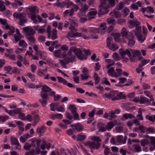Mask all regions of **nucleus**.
Returning a JSON list of instances; mask_svg holds the SVG:
<instances>
[{
  "mask_svg": "<svg viewBox=\"0 0 155 155\" xmlns=\"http://www.w3.org/2000/svg\"><path fill=\"white\" fill-rule=\"evenodd\" d=\"M119 53L122 58L124 55L127 54L130 58V60L131 62L135 61L137 59L140 60L143 58L141 55V52L138 50H132L130 49L124 50L120 49H119Z\"/></svg>",
  "mask_w": 155,
  "mask_h": 155,
  "instance_id": "1",
  "label": "nucleus"
},
{
  "mask_svg": "<svg viewBox=\"0 0 155 155\" xmlns=\"http://www.w3.org/2000/svg\"><path fill=\"white\" fill-rule=\"evenodd\" d=\"M103 98H107L112 101L121 100L125 99L126 96L123 94V92H119L117 91H113L109 94H104L102 95Z\"/></svg>",
  "mask_w": 155,
  "mask_h": 155,
  "instance_id": "2",
  "label": "nucleus"
},
{
  "mask_svg": "<svg viewBox=\"0 0 155 155\" xmlns=\"http://www.w3.org/2000/svg\"><path fill=\"white\" fill-rule=\"evenodd\" d=\"M92 140L96 141L94 142L88 141L85 143V146L91 149L97 150L100 146L101 143L99 142L101 141V140L97 137H94Z\"/></svg>",
  "mask_w": 155,
  "mask_h": 155,
  "instance_id": "3",
  "label": "nucleus"
},
{
  "mask_svg": "<svg viewBox=\"0 0 155 155\" xmlns=\"http://www.w3.org/2000/svg\"><path fill=\"white\" fill-rule=\"evenodd\" d=\"M106 0H101V5L99 7L98 11V15H102L107 13L108 12V8L109 6L106 4Z\"/></svg>",
  "mask_w": 155,
  "mask_h": 155,
  "instance_id": "4",
  "label": "nucleus"
},
{
  "mask_svg": "<svg viewBox=\"0 0 155 155\" xmlns=\"http://www.w3.org/2000/svg\"><path fill=\"white\" fill-rule=\"evenodd\" d=\"M122 72V70L120 69H116L115 71L114 67H111L109 69L107 73L109 76L116 78L120 76Z\"/></svg>",
  "mask_w": 155,
  "mask_h": 155,
  "instance_id": "5",
  "label": "nucleus"
},
{
  "mask_svg": "<svg viewBox=\"0 0 155 155\" xmlns=\"http://www.w3.org/2000/svg\"><path fill=\"white\" fill-rule=\"evenodd\" d=\"M23 30L25 32V35L28 37V39H34L32 36L35 33V31L29 27H26L23 28Z\"/></svg>",
  "mask_w": 155,
  "mask_h": 155,
  "instance_id": "6",
  "label": "nucleus"
},
{
  "mask_svg": "<svg viewBox=\"0 0 155 155\" xmlns=\"http://www.w3.org/2000/svg\"><path fill=\"white\" fill-rule=\"evenodd\" d=\"M64 26L66 28L69 27V30L72 32L77 31L75 27H77V26L75 22L73 20H71L69 22L68 21L65 22Z\"/></svg>",
  "mask_w": 155,
  "mask_h": 155,
  "instance_id": "7",
  "label": "nucleus"
},
{
  "mask_svg": "<svg viewBox=\"0 0 155 155\" xmlns=\"http://www.w3.org/2000/svg\"><path fill=\"white\" fill-rule=\"evenodd\" d=\"M77 51L76 55L79 59L81 60H86L87 59V56L84 54L80 49L77 48Z\"/></svg>",
  "mask_w": 155,
  "mask_h": 155,
  "instance_id": "8",
  "label": "nucleus"
},
{
  "mask_svg": "<svg viewBox=\"0 0 155 155\" xmlns=\"http://www.w3.org/2000/svg\"><path fill=\"white\" fill-rule=\"evenodd\" d=\"M71 127H73L74 130H76L78 132L81 131L84 129L83 126L80 123L72 124Z\"/></svg>",
  "mask_w": 155,
  "mask_h": 155,
  "instance_id": "9",
  "label": "nucleus"
},
{
  "mask_svg": "<svg viewBox=\"0 0 155 155\" xmlns=\"http://www.w3.org/2000/svg\"><path fill=\"white\" fill-rule=\"evenodd\" d=\"M31 19L33 21L34 23L35 24H37L38 21L36 20L37 18L39 20V22H44L42 18L38 15H36L35 14H33L31 15Z\"/></svg>",
  "mask_w": 155,
  "mask_h": 155,
  "instance_id": "10",
  "label": "nucleus"
},
{
  "mask_svg": "<svg viewBox=\"0 0 155 155\" xmlns=\"http://www.w3.org/2000/svg\"><path fill=\"white\" fill-rule=\"evenodd\" d=\"M54 55L56 57H58L60 58L62 57L64 58L66 57V56L65 53H62L60 50H55L54 52Z\"/></svg>",
  "mask_w": 155,
  "mask_h": 155,
  "instance_id": "11",
  "label": "nucleus"
},
{
  "mask_svg": "<svg viewBox=\"0 0 155 155\" xmlns=\"http://www.w3.org/2000/svg\"><path fill=\"white\" fill-rule=\"evenodd\" d=\"M117 122L116 120L110 121L108 122L106 126V129L107 130L110 131L114 126L117 124Z\"/></svg>",
  "mask_w": 155,
  "mask_h": 155,
  "instance_id": "12",
  "label": "nucleus"
},
{
  "mask_svg": "<svg viewBox=\"0 0 155 155\" xmlns=\"http://www.w3.org/2000/svg\"><path fill=\"white\" fill-rule=\"evenodd\" d=\"M26 14L23 12H15L13 14V16L17 19L20 20L23 19L26 16Z\"/></svg>",
  "mask_w": 155,
  "mask_h": 155,
  "instance_id": "13",
  "label": "nucleus"
},
{
  "mask_svg": "<svg viewBox=\"0 0 155 155\" xmlns=\"http://www.w3.org/2000/svg\"><path fill=\"white\" fill-rule=\"evenodd\" d=\"M97 13V10L95 9H91L90 10L88 14V16L89 20L94 18V16L96 15Z\"/></svg>",
  "mask_w": 155,
  "mask_h": 155,
  "instance_id": "14",
  "label": "nucleus"
},
{
  "mask_svg": "<svg viewBox=\"0 0 155 155\" xmlns=\"http://www.w3.org/2000/svg\"><path fill=\"white\" fill-rule=\"evenodd\" d=\"M135 117L130 113H125L123 114L121 119L122 121H125L128 119L134 118Z\"/></svg>",
  "mask_w": 155,
  "mask_h": 155,
  "instance_id": "15",
  "label": "nucleus"
},
{
  "mask_svg": "<svg viewBox=\"0 0 155 155\" xmlns=\"http://www.w3.org/2000/svg\"><path fill=\"white\" fill-rule=\"evenodd\" d=\"M41 142V141L40 140L34 139L31 140V144L34 147H35L36 146L37 147H39Z\"/></svg>",
  "mask_w": 155,
  "mask_h": 155,
  "instance_id": "16",
  "label": "nucleus"
},
{
  "mask_svg": "<svg viewBox=\"0 0 155 155\" xmlns=\"http://www.w3.org/2000/svg\"><path fill=\"white\" fill-rule=\"evenodd\" d=\"M5 28L6 29L9 30L8 34L9 35H12L15 32V28L12 26H10L8 25L5 26Z\"/></svg>",
  "mask_w": 155,
  "mask_h": 155,
  "instance_id": "17",
  "label": "nucleus"
},
{
  "mask_svg": "<svg viewBox=\"0 0 155 155\" xmlns=\"http://www.w3.org/2000/svg\"><path fill=\"white\" fill-rule=\"evenodd\" d=\"M46 130V128L44 126L38 127L36 129V132L38 134H41L44 133Z\"/></svg>",
  "mask_w": 155,
  "mask_h": 155,
  "instance_id": "18",
  "label": "nucleus"
},
{
  "mask_svg": "<svg viewBox=\"0 0 155 155\" xmlns=\"http://www.w3.org/2000/svg\"><path fill=\"white\" fill-rule=\"evenodd\" d=\"M109 14L111 16H113L114 15L116 18H119L120 16V12H118V11L116 10L115 9L113 11L111 12Z\"/></svg>",
  "mask_w": 155,
  "mask_h": 155,
  "instance_id": "19",
  "label": "nucleus"
},
{
  "mask_svg": "<svg viewBox=\"0 0 155 155\" xmlns=\"http://www.w3.org/2000/svg\"><path fill=\"white\" fill-rule=\"evenodd\" d=\"M104 124L101 122H99L97 124V127L99 129V131L101 132H104L107 129L106 127H104Z\"/></svg>",
  "mask_w": 155,
  "mask_h": 155,
  "instance_id": "20",
  "label": "nucleus"
},
{
  "mask_svg": "<svg viewBox=\"0 0 155 155\" xmlns=\"http://www.w3.org/2000/svg\"><path fill=\"white\" fill-rule=\"evenodd\" d=\"M59 104L55 103H52L50 104V110L51 111H54L55 110H57V109L58 107Z\"/></svg>",
  "mask_w": 155,
  "mask_h": 155,
  "instance_id": "21",
  "label": "nucleus"
},
{
  "mask_svg": "<svg viewBox=\"0 0 155 155\" xmlns=\"http://www.w3.org/2000/svg\"><path fill=\"white\" fill-rule=\"evenodd\" d=\"M77 48L75 47H71L69 51H68L67 54L69 56H71L72 55V52H73L76 54V53L77 51Z\"/></svg>",
  "mask_w": 155,
  "mask_h": 155,
  "instance_id": "22",
  "label": "nucleus"
},
{
  "mask_svg": "<svg viewBox=\"0 0 155 155\" xmlns=\"http://www.w3.org/2000/svg\"><path fill=\"white\" fill-rule=\"evenodd\" d=\"M29 12L32 14V15L35 14L38 12V10L36 6H33L29 7L28 8Z\"/></svg>",
  "mask_w": 155,
  "mask_h": 155,
  "instance_id": "23",
  "label": "nucleus"
},
{
  "mask_svg": "<svg viewBox=\"0 0 155 155\" xmlns=\"http://www.w3.org/2000/svg\"><path fill=\"white\" fill-rule=\"evenodd\" d=\"M149 101V99L145 97L141 96L140 98L139 103L140 104H147Z\"/></svg>",
  "mask_w": 155,
  "mask_h": 155,
  "instance_id": "24",
  "label": "nucleus"
},
{
  "mask_svg": "<svg viewBox=\"0 0 155 155\" xmlns=\"http://www.w3.org/2000/svg\"><path fill=\"white\" fill-rule=\"evenodd\" d=\"M119 82L116 85L117 86L123 87L124 85H121L119 84L120 83L124 84L126 82L127 79L124 78H118Z\"/></svg>",
  "mask_w": 155,
  "mask_h": 155,
  "instance_id": "25",
  "label": "nucleus"
},
{
  "mask_svg": "<svg viewBox=\"0 0 155 155\" xmlns=\"http://www.w3.org/2000/svg\"><path fill=\"white\" fill-rule=\"evenodd\" d=\"M16 35L14 36L15 39H21L23 37V36L20 33L19 29L18 28L16 29Z\"/></svg>",
  "mask_w": 155,
  "mask_h": 155,
  "instance_id": "26",
  "label": "nucleus"
},
{
  "mask_svg": "<svg viewBox=\"0 0 155 155\" xmlns=\"http://www.w3.org/2000/svg\"><path fill=\"white\" fill-rule=\"evenodd\" d=\"M58 80V82L61 83H62L63 85H65L67 84V81L66 80L64 79L61 77L58 76L57 77Z\"/></svg>",
  "mask_w": 155,
  "mask_h": 155,
  "instance_id": "27",
  "label": "nucleus"
},
{
  "mask_svg": "<svg viewBox=\"0 0 155 155\" xmlns=\"http://www.w3.org/2000/svg\"><path fill=\"white\" fill-rule=\"evenodd\" d=\"M11 143L13 145H16L19 144L18 139L14 137H12L11 138Z\"/></svg>",
  "mask_w": 155,
  "mask_h": 155,
  "instance_id": "28",
  "label": "nucleus"
},
{
  "mask_svg": "<svg viewBox=\"0 0 155 155\" xmlns=\"http://www.w3.org/2000/svg\"><path fill=\"white\" fill-rule=\"evenodd\" d=\"M67 59V57H66L64 59L61 60L59 61L60 64L62 66H64L67 64L69 63V61Z\"/></svg>",
  "mask_w": 155,
  "mask_h": 155,
  "instance_id": "29",
  "label": "nucleus"
},
{
  "mask_svg": "<svg viewBox=\"0 0 155 155\" xmlns=\"http://www.w3.org/2000/svg\"><path fill=\"white\" fill-rule=\"evenodd\" d=\"M41 90L45 92H50L52 91V90L50 88L45 85L42 86Z\"/></svg>",
  "mask_w": 155,
  "mask_h": 155,
  "instance_id": "30",
  "label": "nucleus"
},
{
  "mask_svg": "<svg viewBox=\"0 0 155 155\" xmlns=\"http://www.w3.org/2000/svg\"><path fill=\"white\" fill-rule=\"evenodd\" d=\"M128 32L127 31L126 29L125 28H123L121 30V36L123 37H126Z\"/></svg>",
  "mask_w": 155,
  "mask_h": 155,
  "instance_id": "31",
  "label": "nucleus"
},
{
  "mask_svg": "<svg viewBox=\"0 0 155 155\" xmlns=\"http://www.w3.org/2000/svg\"><path fill=\"white\" fill-rule=\"evenodd\" d=\"M57 31L56 29H53L51 34V35L50 36V38H51V39H56L57 38Z\"/></svg>",
  "mask_w": 155,
  "mask_h": 155,
  "instance_id": "32",
  "label": "nucleus"
},
{
  "mask_svg": "<svg viewBox=\"0 0 155 155\" xmlns=\"http://www.w3.org/2000/svg\"><path fill=\"white\" fill-rule=\"evenodd\" d=\"M150 61L149 59H144L139 64V68H142L145 64L149 63Z\"/></svg>",
  "mask_w": 155,
  "mask_h": 155,
  "instance_id": "33",
  "label": "nucleus"
},
{
  "mask_svg": "<svg viewBox=\"0 0 155 155\" xmlns=\"http://www.w3.org/2000/svg\"><path fill=\"white\" fill-rule=\"evenodd\" d=\"M144 94L146 96L150 98L151 101H154V99L153 98L152 95L149 91H144Z\"/></svg>",
  "mask_w": 155,
  "mask_h": 155,
  "instance_id": "34",
  "label": "nucleus"
},
{
  "mask_svg": "<svg viewBox=\"0 0 155 155\" xmlns=\"http://www.w3.org/2000/svg\"><path fill=\"white\" fill-rule=\"evenodd\" d=\"M4 2L0 0V11L1 12H3L6 10L5 6L4 5Z\"/></svg>",
  "mask_w": 155,
  "mask_h": 155,
  "instance_id": "35",
  "label": "nucleus"
},
{
  "mask_svg": "<svg viewBox=\"0 0 155 155\" xmlns=\"http://www.w3.org/2000/svg\"><path fill=\"white\" fill-rule=\"evenodd\" d=\"M86 138L85 135L79 134L77 136V140L78 141H81L84 140Z\"/></svg>",
  "mask_w": 155,
  "mask_h": 155,
  "instance_id": "36",
  "label": "nucleus"
},
{
  "mask_svg": "<svg viewBox=\"0 0 155 155\" xmlns=\"http://www.w3.org/2000/svg\"><path fill=\"white\" fill-rule=\"evenodd\" d=\"M94 78L95 80V84H97L100 81V78L98 77L96 73H94Z\"/></svg>",
  "mask_w": 155,
  "mask_h": 155,
  "instance_id": "37",
  "label": "nucleus"
},
{
  "mask_svg": "<svg viewBox=\"0 0 155 155\" xmlns=\"http://www.w3.org/2000/svg\"><path fill=\"white\" fill-rule=\"evenodd\" d=\"M132 147L135 149L136 152H140L142 151L141 147L138 145L134 144L132 145Z\"/></svg>",
  "mask_w": 155,
  "mask_h": 155,
  "instance_id": "38",
  "label": "nucleus"
},
{
  "mask_svg": "<svg viewBox=\"0 0 155 155\" xmlns=\"http://www.w3.org/2000/svg\"><path fill=\"white\" fill-rule=\"evenodd\" d=\"M146 118L152 122H154L155 120V115L152 116L147 115L145 117Z\"/></svg>",
  "mask_w": 155,
  "mask_h": 155,
  "instance_id": "39",
  "label": "nucleus"
},
{
  "mask_svg": "<svg viewBox=\"0 0 155 155\" xmlns=\"http://www.w3.org/2000/svg\"><path fill=\"white\" fill-rule=\"evenodd\" d=\"M141 145L143 147H144L149 143V141L147 139H144L140 141Z\"/></svg>",
  "mask_w": 155,
  "mask_h": 155,
  "instance_id": "40",
  "label": "nucleus"
},
{
  "mask_svg": "<svg viewBox=\"0 0 155 155\" xmlns=\"http://www.w3.org/2000/svg\"><path fill=\"white\" fill-rule=\"evenodd\" d=\"M19 46L22 47L23 48L26 47L27 46L26 43L23 40L19 41Z\"/></svg>",
  "mask_w": 155,
  "mask_h": 155,
  "instance_id": "41",
  "label": "nucleus"
},
{
  "mask_svg": "<svg viewBox=\"0 0 155 155\" xmlns=\"http://www.w3.org/2000/svg\"><path fill=\"white\" fill-rule=\"evenodd\" d=\"M109 48L113 51H115L118 48V47L116 45L112 44L111 46H110Z\"/></svg>",
  "mask_w": 155,
  "mask_h": 155,
  "instance_id": "42",
  "label": "nucleus"
},
{
  "mask_svg": "<svg viewBox=\"0 0 155 155\" xmlns=\"http://www.w3.org/2000/svg\"><path fill=\"white\" fill-rule=\"evenodd\" d=\"M110 35L112 36L111 37V39L113 38H114V39H119L120 36L119 33H112L110 34Z\"/></svg>",
  "mask_w": 155,
  "mask_h": 155,
  "instance_id": "43",
  "label": "nucleus"
},
{
  "mask_svg": "<svg viewBox=\"0 0 155 155\" xmlns=\"http://www.w3.org/2000/svg\"><path fill=\"white\" fill-rule=\"evenodd\" d=\"M81 36L84 38V39H86L87 38L86 36H83L81 33H79L78 32L74 33V37H77L79 38Z\"/></svg>",
  "mask_w": 155,
  "mask_h": 155,
  "instance_id": "44",
  "label": "nucleus"
},
{
  "mask_svg": "<svg viewBox=\"0 0 155 155\" xmlns=\"http://www.w3.org/2000/svg\"><path fill=\"white\" fill-rule=\"evenodd\" d=\"M124 7V4L122 2H120L115 8L116 10L119 11L121 10Z\"/></svg>",
  "mask_w": 155,
  "mask_h": 155,
  "instance_id": "45",
  "label": "nucleus"
},
{
  "mask_svg": "<svg viewBox=\"0 0 155 155\" xmlns=\"http://www.w3.org/2000/svg\"><path fill=\"white\" fill-rule=\"evenodd\" d=\"M69 108L72 114L76 112V108L75 106L74 105L72 104L70 105Z\"/></svg>",
  "mask_w": 155,
  "mask_h": 155,
  "instance_id": "46",
  "label": "nucleus"
},
{
  "mask_svg": "<svg viewBox=\"0 0 155 155\" xmlns=\"http://www.w3.org/2000/svg\"><path fill=\"white\" fill-rule=\"evenodd\" d=\"M34 85L35 84L27 82L25 84V86L30 88L34 89Z\"/></svg>",
  "mask_w": 155,
  "mask_h": 155,
  "instance_id": "47",
  "label": "nucleus"
},
{
  "mask_svg": "<svg viewBox=\"0 0 155 155\" xmlns=\"http://www.w3.org/2000/svg\"><path fill=\"white\" fill-rule=\"evenodd\" d=\"M130 24L133 26H137L140 25V23L137 21H134L130 20L129 21Z\"/></svg>",
  "mask_w": 155,
  "mask_h": 155,
  "instance_id": "48",
  "label": "nucleus"
},
{
  "mask_svg": "<svg viewBox=\"0 0 155 155\" xmlns=\"http://www.w3.org/2000/svg\"><path fill=\"white\" fill-rule=\"evenodd\" d=\"M134 33L135 35L136 36L137 39H142L143 38L141 31L135 32Z\"/></svg>",
  "mask_w": 155,
  "mask_h": 155,
  "instance_id": "49",
  "label": "nucleus"
},
{
  "mask_svg": "<svg viewBox=\"0 0 155 155\" xmlns=\"http://www.w3.org/2000/svg\"><path fill=\"white\" fill-rule=\"evenodd\" d=\"M27 76L31 79L32 81H35V76L34 75L32 74L31 73H28Z\"/></svg>",
  "mask_w": 155,
  "mask_h": 155,
  "instance_id": "50",
  "label": "nucleus"
},
{
  "mask_svg": "<svg viewBox=\"0 0 155 155\" xmlns=\"http://www.w3.org/2000/svg\"><path fill=\"white\" fill-rule=\"evenodd\" d=\"M51 27L50 25H48V26L46 31L48 33V37L49 38H50V36L51 35Z\"/></svg>",
  "mask_w": 155,
  "mask_h": 155,
  "instance_id": "51",
  "label": "nucleus"
},
{
  "mask_svg": "<svg viewBox=\"0 0 155 155\" xmlns=\"http://www.w3.org/2000/svg\"><path fill=\"white\" fill-rule=\"evenodd\" d=\"M39 101L43 107L45 106L47 104V100L40 99H39Z\"/></svg>",
  "mask_w": 155,
  "mask_h": 155,
  "instance_id": "52",
  "label": "nucleus"
},
{
  "mask_svg": "<svg viewBox=\"0 0 155 155\" xmlns=\"http://www.w3.org/2000/svg\"><path fill=\"white\" fill-rule=\"evenodd\" d=\"M110 114L109 115V120H112L113 118H115L117 117V116L115 115V113L113 112V111L110 112Z\"/></svg>",
  "mask_w": 155,
  "mask_h": 155,
  "instance_id": "53",
  "label": "nucleus"
},
{
  "mask_svg": "<svg viewBox=\"0 0 155 155\" xmlns=\"http://www.w3.org/2000/svg\"><path fill=\"white\" fill-rule=\"evenodd\" d=\"M135 42L134 39H129L127 45L129 47H132L134 45Z\"/></svg>",
  "mask_w": 155,
  "mask_h": 155,
  "instance_id": "54",
  "label": "nucleus"
},
{
  "mask_svg": "<svg viewBox=\"0 0 155 155\" xmlns=\"http://www.w3.org/2000/svg\"><path fill=\"white\" fill-rule=\"evenodd\" d=\"M123 137L122 135H118L117 136V142L122 144Z\"/></svg>",
  "mask_w": 155,
  "mask_h": 155,
  "instance_id": "55",
  "label": "nucleus"
},
{
  "mask_svg": "<svg viewBox=\"0 0 155 155\" xmlns=\"http://www.w3.org/2000/svg\"><path fill=\"white\" fill-rule=\"evenodd\" d=\"M70 57H67V59L69 61V62H72L73 61H75L76 60V57L74 55H71L70 56Z\"/></svg>",
  "mask_w": 155,
  "mask_h": 155,
  "instance_id": "56",
  "label": "nucleus"
},
{
  "mask_svg": "<svg viewBox=\"0 0 155 155\" xmlns=\"http://www.w3.org/2000/svg\"><path fill=\"white\" fill-rule=\"evenodd\" d=\"M27 21V19L25 17L20 20L19 24L21 26H23L24 23H25Z\"/></svg>",
  "mask_w": 155,
  "mask_h": 155,
  "instance_id": "57",
  "label": "nucleus"
},
{
  "mask_svg": "<svg viewBox=\"0 0 155 155\" xmlns=\"http://www.w3.org/2000/svg\"><path fill=\"white\" fill-rule=\"evenodd\" d=\"M112 56L114 58V59L116 61H118L120 60L119 55L117 53H114Z\"/></svg>",
  "mask_w": 155,
  "mask_h": 155,
  "instance_id": "58",
  "label": "nucleus"
},
{
  "mask_svg": "<svg viewBox=\"0 0 155 155\" xmlns=\"http://www.w3.org/2000/svg\"><path fill=\"white\" fill-rule=\"evenodd\" d=\"M31 146H32L31 144H30L28 143H26L24 146V148L26 150H28L31 148Z\"/></svg>",
  "mask_w": 155,
  "mask_h": 155,
  "instance_id": "59",
  "label": "nucleus"
},
{
  "mask_svg": "<svg viewBox=\"0 0 155 155\" xmlns=\"http://www.w3.org/2000/svg\"><path fill=\"white\" fill-rule=\"evenodd\" d=\"M138 114L137 115V117L138 120H143V118L142 116V112L141 110H139L138 111Z\"/></svg>",
  "mask_w": 155,
  "mask_h": 155,
  "instance_id": "60",
  "label": "nucleus"
},
{
  "mask_svg": "<svg viewBox=\"0 0 155 155\" xmlns=\"http://www.w3.org/2000/svg\"><path fill=\"white\" fill-rule=\"evenodd\" d=\"M100 31L103 30L104 31H104L106 29L107 27H106V23H103L101 24L100 25Z\"/></svg>",
  "mask_w": 155,
  "mask_h": 155,
  "instance_id": "61",
  "label": "nucleus"
},
{
  "mask_svg": "<svg viewBox=\"0 0 155 155\" xmlns=\"http://www.w3.org/2000/svg\"><path fill=\"white\" fill-rule=\"evenodd\" d=\"M107 22L108 24H115V20L114 19L111 18H108L107 19Z\"/></svg>",
  "mask_w": 155,
  "mask_h": 155,
  "instance_id": "62",
  "label": "nucleus"
},
{
  "mask_svg": "<svg viewBox=\"0 0 155 155\" xmlns=\"http://www.w3.org/2000/svg\"><path fill=\"white\" fill-rule=\"evenodd\" d=\"M40 95L42 99L47 100L48 97V94H47L41 92Z\"/></svg>",
  "mask_w": 155,
  "mask_h": 155,
  "instance_id": "63",
  "label": "nucleus"
},
{
  "mask_svg": "<svg viewBox=\"0 0 155 155\" xmlns=\"http://www.w3.org/2000/svg\"><path fill=\"white\" fill-rule=\"evenodd\" d=\"M74 120H80L78 114L76 112L72 114Z\"/></svg>",
  "mask_w": 155,
  "mask_h": 155,
  "instance_id": "64",
  "label": "nucleus"
}]
</instances>
